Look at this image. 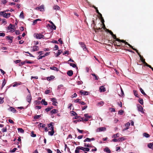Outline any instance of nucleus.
I'll use <instances>...</instances> for the list:
<instances>
[{"mask_svg": "<svg viewBox=\"0 0 153 153\" xmlns=\"http://www.w3.org/2000/svg\"><path fill=\"white\" fill-rule=\"evenodd\" d=\"M34 36L37 39H41V38H43L44 39H45L46 38L44 36L41 34V33H35L34 34Z\"/></svg>", "mask_w": 153, "mask_h": 153, "instance_id": "obj_3", "label": "nucleus"}, {"mask_svg": "<svg viewBox=\"0 0 153 153\" xmlns=\"http://www.w3.org/2000/svg\"><path fill=\"white\" fill-rule=\"evenodd\" d=\"M3 99H4V98L0 97V104H1L3 103V102H4Z\"/></svg>", "mask_w": 153, "mask_h": 153, "instance_id": "obj_52", "label": "nucleus"}, {"mask_svg": "<svg viewBox=\"0 0 153 153\" xmlns=\"http://www.w3.org/2000/svg\"><path fill=\"white\" fill-rule=\"evenodd\" d=\"M81 150L84 151H85L86 152H89V149L87 148H85L82 146H80Z\"/></svg>", "mask_w": 153, "mask_h": 153, "instance_id": "obj_14", "label": "nucleus"}, {"mask_svg": "<svg viewBox=\"0 0 153 153\" xmlns=\"http://www.w3.org/2000/svg\"><path fill=\"white\" fill-rule=\"evenodd\" d=\"M104 151L108 153H111V151L110 149L107 147L105 148L104 149Z\"/></svg>", "mask_w": 153, "mask_h": 153, "instance_id": "obj_18", "label": "nucleus"}, {"mask_svg": "<svg viewBox=\"0 0 153 153\" xmlns=\"http://www.w3.org/2000/svg\"><path fill=\"white\" fill-rule=\"evenodd\" d=\"M15 27V26H13L12 24H10L8 27V28L9 30H10V29H13V28H14Z\"/></svg>", "mask_w": 153, "mask_h": 153, "instance_id": "obj_24", "label": "nucleus"}, {"mask_svg": "<svg viewBox=\"0 0 153 153\" xmlns=\"http://www.w3.org/2000/svg\"><path fill=\"white\" fill-rule=\"evenodd\" d=\"M47 152L48 153H52V151L50 149H47Z\"/></svg>", "mask_w": 153, "mask_h": 153, "instance_id": "obj_64", "label": "nucleus"}, {"mask_svg": "<svg viewBox=\"0 0 153 153\" xmlns=\"http://www.w3.org/2000/svg\"><path fill=\"white\" fill-rule=\"evenodd\" d=\"M53 123L51 122L50 123L48 124V126L49 127H53Z\"/></svg>", "mask_w": 153, "mask_h": 153, "instance_id": "obj_55", "label": "nucleus"}, {"mask_svg": "<svg viewBox=\"0 0 153 153\" xmlns=\"http://www.w3.org/2000/svg\"><path fill=\"white\" fill-rule=\"evenodd\" d=\"M94 77V78L96 80H98V76H97L95 74H91Z\"/></svg>", "mask_w": 153, "mask_h": 153, "instance_id": "obj_46", "label": "nucleus"}, {"mask_svg": "<svg viewBox=\"0 0 153 153\" xmlns=\"http://www.w3.org/2000/svg\"><path fill=\"white\" fill-rule=\"evenodd\" d=\"M50 69L51 70H53L56 71H58L59 70L58 69V68L54 66L51 67H50Z\"/></svg>", "mask_w": 153, "mask_h": 153, "instance_id": "obj_20", "label": "nucleus"}, {"mask_svg": "<svg viewBox=\"0 0 153 153\" xmlns=\"http://www.w3.org/2000/svg\"><path fill=\"white\" fill-rule=\"evenodd\" d=\"M68 64H69L71 66H72L74 68H77L76 65V64L69 62H68Z\"/></svg>", "mask_w": 153, "mask_h": 153, "instance_id": "obj_28", "label": "nucleus"}, {"mask_svg": "<svg viewBox=\"0 0 153 153\" xmlns=\"http://www.w3.org/2000/svg\"><path fill=\"white\" fill-rule=\"evenodd\" d=\"M10 13H4L3 12H0V16H3L4 18H7L10 17Z\"/></svg>", "mask_w": 153, "mask_h": 153, "instance_id": "obj_2", "label": "nucleus"}, {"mask_svg": "<svg viewBox=\"0 0 153 153\" xmlns=\"http://www.w3.org/2000/svg\"><path fill=\"white\" fill-rule=\"evenodd\" d=\"M32 99L31 94H30L28 95L26 98L27 101L29 103L30 102Z\"/></svg>", "mask_w": 153, "mask_h": 153, "instance_id": "obj_9", "label": "nucleus"}, {"mask_svg": "<svg viewBox=\"0 0 153 153\" xmlns=\"http://www.w3.org/2000/svg\"><path fill=\"white\" fill-rule=\"evenodd\" d=\"M25 53H28L29 54V56H30V57H34L32 54H31L30 53L28 52H25Z\"/></svg>", "mask_w": 153, "mask_h": 153, "instance_id": "obj_58", "label": "nucleus"}, {"mask_svg": "<svg viewBox=\"0 0 153 153\" xmlns=\"http://www.w3.org/2000/svg\"><path fill=\"white\" fill-rule=\"evenodd\" d=\"M39 48L37 46H34L33 47V49L32 50L33 51H37L39 50Z\"/></svg>", "mask_w": 153, "mask_h": 153, "instance_id": "obj_22", "label": "nucleus"}, {"mask_svg": "<svg viewBox=\"0 0 153 153\" xmlns=\"http://www.w3.org/2000/svg\"><path fill=\"white\" fill-rule=\"evenodd\" d=\"M71 114L73 116H76L77 115V114L74 111H71Z\"/></svg>", "mask_w": 153, "mask_h": 153, "instance_id": "obj_51", "label": "nucleus"}, {"mask_svg": "<svg viewBox=\"0 0 153 153\" xmlns=\"http://www.w3.org/2000/svg\"><path fill=\"white\" fill-rule=\"evenodd\" d=\"M140 90L141 92L142 93V94H143L144 95H146V94L144 92L143 90V89L141 88H140Z\"/></svg>", "mask_w": 153, "mask_h": 153, "instance_id": "obj_35", "label": "nucleus"}, {"mask_svg": "<svg viewBox=\"0 0 153 153\" xmlns=\"http://www.w3.org/2000/svg\"><path fill=\"white\" fill-rule=\"evenodd\" d=\"M62 52V51L61 50H59L58 51V52L56 53V56H58L59 55H60L61 54V53Z\"/></svg>", "mask_w": 153, "mask_h": 153, "instance_id": "obj_38", "label": "nucleus"}, {"mask_svg": "<svg viewBox=\"0 0 153 153\" xmlns=\"http://www.w3.org/2000/svg\"><path fill=\"white\" fill-rule=\"evenodd\" d=\"M79 150H81L80 146L76 147L75 150V153H79Z\"/></svg>", "mask_w": 153, "mask_h": 153, "instance_id": "obj_16", "label": "nucleus"}, {"mask_svg": "<svg viewBox=\"0 0 153 153\" xmlns=\"http://www.w3.org/2000/svg\"><path fill=\"white\" fill-rule=\"evenodd\" d=\"M85 117V118H87L88 119H89L91 118L92 116L91 115H88V114H85L84 115Z\"/></svg>", "mask_w": 153, "mask_h": 153, "instance_id": "obj_27", "label": "nucleus"}, {"mask_svg": "<svg viewBox=\"0 0 153 153\" xmlns=\"http://www.w3.org/2000/svg\"><path fill=\"white\" fill-rule=\"evenodd\" d=\"M5 36V34L3 33H0V36L4 37Z\"/></svg>", "mask_w": 153, "mask_h": 153, "instance_id": "obj_57", "label": "nucleus"}, {"mask_svg": "<svg viewBox=\"0 0 153 153\" xmlns=\"http://www.w3.org/2000/svg\"><path fill=\"white\" fill-rule=\"evenodd\" d=\"M20 17L22 18V19H24V14L23 11H22L21 12L19 16Z\"/></svg>", "mask_w": 153, "mask_h": 153, "instance_id": "obj_37", "label": "nucleus"}, {"mask_svg": "<svg viewBox=\"0 0 153 153\" xmlns=\"http://www.w3.org/2000/svg\"><path fill=\"white\" fill-rule=\"evenodd\" d=\"M41 21V20L39 19H35V20H34V21H33V25H35L36 24L37 21Z\"/></svg>", "mask_w": 153, "mask_h": 153, "instance_id": "obj_31", "label": "nucleus"}, {"mask_svg": "<svg viewBox=\"0 0 153 153\" xmlns=\"http://www.w3.org/2000/svg\"><path fill=\"white\" fill-rule=\"evenodd\" d=\"M84 146L88 147H91V146L89 144H87L86 143H84Z\"/></svg>", "mask_w": 153, "mask_h": 153, "instance_id": "obj_43", "label": "nucleus"}, {"mask_svg": "<svg viewBox=\"0 0 153 153\" xmlns=\"http://www.w3.org/2000/svg\"><path fill=\"white\" fill-rule=\"evenodd\" d=\"M139 102L141 105H143V100L142 99H140L139 100Z\"/></svg>", "mask_w": 153, "mask_h": 153, "instance_id": "obj_44", "label": "nucleus"}, {"mask_svg": "<svg viewBox=\"0 0 153 153\" xmlns=\"http://www.w3.org/2000/svg\"><path fill=\"white\" fill-rule=\"evenodd\" d=\"M36 10H39L40 11L43 12L44 11V5H42L39 7H37L35 8Z\"/></svg>", "mask_w": 153, "mask_h": 153, "instance_id": "obj_5", "label": "nucleus"}, {"mask_svg": "<svg viewBox=\"0 0 153 153\" xmlns=\"http://www.w3.org/2000/svg\"><path fill=\"white\" fill-rule=\"evenodd\" d=\"M124 111L123 110H120L118 111V114L120 115H122L123 114Z\"/></svg>", "mask_w": 153, "mask_h": 153, "instance_id": "obj_41", "label": "nucleus"}, {"mask_svg": "<svg viewBox=\"0 0 153 153\" xmlns=\"http://www.w3.org/2000/svg\"><path fill=\"white\" fill-rule=\"evenodd\" d=\"M79 93L81 95L83 94L84 95H87L88 94V92L87 91H85L82 90H80L79 91Z\"/></svg>", "mask_w": 153, "mask_h": 153, "instance_id": "obj_10", "label": "nucleus"}, {"mask_svg": "<svg viewBox=\"0 0 153 153\" xmlns=\"http://www.w3.org/2000/svg\"><path fill=\"white\" fill-rule=\"evenodd\" d=\"M104 104V102L103 101H101L97 103V105L98 106L100 105H102Z\"/></svg>", "mask_w": 153, "mask_h": 153, "instance_id": "obj_34", "label": "nucleus"}, {"mask_svg": "<svg viewBox=\"0 0 153 153\" xmlns=\"http://www.w3.org/2000/svg\"><path fill=\"white\" fill-rule=\"evenodd\" d=\"M8 110L11 111L13 112V113H15L16 112V109L13 107H10L8 108Z\"/></svg>", "mask_w": 153, "mask_h": 153, "instance_id": "obj_13", "label": "nucleus"}, {"mask_svg": "<svg viewBox=\"0 0 153 153\" xmlns=\"http://www.w3.org/2000/svg\"><path fill=\"white\" fill-rule=\"evenodd\" d=\"M53 9L56 10H59L60 9V7L57 5H54L53 7Z\"/></svg>", "mask_w": 153, "mask_h": 153, "instance_id": "obj_19", "label": "nucleus"}, {"mask_svg": "<svg viewBox=\"0 0 153 153\" xmlns=\"http://www.w3.org/2000/svg\"><path fill=\"white\" fill-rule=\"evenodd\" d=\"M20 61H21V60H17L15 61H14V62H15L16 64L18 63H19V62H20Z\"/></svg>", "mask_w": 153, "mask_h": 153, "instance_id": "obj_60", "label": "nucleus"}, {"mask_svg": "<svg viewBox=\"0 0 153 153\" xmlns=\"http://www.w3.org/2000/svg\"><path fill=\"white\" fill-rule=\"evenodd\" d=\"M3 132H6L7 131V128L6 127L3 128L1 130Z\"/></svg>", "mask_w": 153, "mask_h": 153, "instance_id": "obj_54", "label": "nucleus"}, {"mask_svg": "<svg viewBox=\"0 0 153 153\" xmlns=\"http://www.w3.org/2000/svg\"><path fill=\"white\" fill-rule=\"evenodd\" d=\"M143 135L144 137L146 138H148L150 137V135H149V134L148 133H144L143 134Z\"/></svg>", "mask_w": 153, "mask_h": 153, "instance_id": "obj_32", "label": "nucleus"}, {"mask_svg": "<svg viewBox=\"0 0 153 153\" xmlns=\"http://www.w3.org/2000/svg\"><path fill=\"white\" fill-rule=\"evenodd\" d=\"M41 117V115H36L34 116V119H38Z\"/></svg>", "mask_w": 153, "mask_h": 153, "instance_id": "obj_42", "label": "nucleus"}, {"mask_svg": "<svg viewBox=\"0 0 153 153\" xmlns=\"http://www.w3.org/2000/svg\"><path fill=\"white\" fill-rule=\"evenodd\" d=\"M17 149L16 148H14L12 150H11L10 151V152H15L16 151Z\"/></svg>", "mask_w": 153, "mask_h": 153, "instance_id": "obj_49", "label": "nucleus"}, {"mask_svg": "<svg viewBox=\"0 0 153 153\" xmlns=\"http://www.w3.org/2000/svg\"><path fill=\"white\" fill-rule=\"evenodd\" d=\"M50 112L52 114L56 113L57 112V110L56 109H53Z\"/></svg>", "mask_w": 153, "mask_h": 153, "instance_id": "obj_26", "label": "nucleus"}, {"mask_svg": "<svg viewBox=\"0 0 153 153\" xmlns=\"http://www.w3.org/2000/svg\"><path fill=\"white\" fill-rule=\"evenodd\" d=\"M79 44L81 45V47L83 49V50L85 51L87 50L86 46L83 42H79Z\"/></svg>", "mask_w": 153, "mask_h": 153, "instance_id": "obj_7", "label": "nucleus"}, {"mask_svg": "<svg viewBox=\"0 0 153 153\" xmlns=\"http://www.w3.org/2000/svg\"><path fill=\"white\" fill-rule=\"evenodd\" d=\"M125 139L123 137H120L118 139L114 138L112 140V141L114 142L122 141L125 140Z\"/></svg>", "mask_w": 153, "mask_h": 153, "instance_id": "obj_4", "label": "nucleus"}, {"mask_svg": "<svg viewBox=\"0 0 153 153\" xmlns=\"http://www.w3.org/2000/svg\"><path fill=\"white\" fill-rule=\"evenodd\" d=\"M53 108V106H51L45 109V110L47 111H50Z\"/></svg>", "mask_w": 153, "mask_h": 153, "instance_id": "obj_36", "label": "nucleus"}, {"mask_svg": "<svg viewBox=\"0 0 153 153\" xmlns=\"http://www.w3.org/2000/svg\"><path fill=\"white\" fill-rule=\"evenodd\" d=\"M87 141V142L91 141L90 138H87L84 140V142H85Z\"/></svg>", "mask_w": 153, "mask_h": 153, "instance_id": "obj_45", "label": "nucleus"}, {"mask_svg": "<svg viewBox=\"0 0 153 153\" xmlns=\"http://www.w3.org/2000/svg\"><path fill=\"white\" fill-rule=\"evenodd\" d=\"M95 8L96 9V11L97 13L100 15V17H102V14L100 13L99 12L98 10L97 9V8H96V7H95Z\"/></svg>", "mask_w": 153, "mask_h": 153, "instance_id": "obj_50", "label": "nucleus"}, {"mask_svg": "<svg viewBox=\"0 0 153 153\" xmlns=\"http://www.w3.org/2000/svg\"><path fill=\"white\" fill-rule=\"evenodd\" d=\"M99 90L100 92H104L106 91L105 88L103 86H101L99 88Z\"/></svg>", "mask_w": 153, "mask_h": 153, "instance_id": "obj_12", "label": "nucleus"}, {"mask_svg": "<svg viewBox=\"0 0 153 153\" xmlns=\"http://www.w3.org/2000/svg\"><path fill=\"white\" fill-rule=\"evenodd\" d=\"M55 77L53 76H51L47 77V80L48 81H50L54 79Z\"/></svg>", "mask_w": 153, "mask_h": 153, "instance_id": "obj_23", "label": "nucleus"}, {"mask_svg": "<svg viewBox=\"0 0 153 153\" xmlns=\"http://www.w3.org/2000/svg\"><path fill=\"white\" fill-rule=\"evenodd\" d=\"M79 103L82 105H85L86 104V103L84 102L81 101L79 102Z\"/></svg>", "mask_w": 153, "mask_h": 153, "instance_id": "obj_59", "label": "nucleus"}, {"mask_svg": "<svg viewBox=\"0 0 153 153\" xmlns=\"http://www.w3.org/2000/svg\"><path fill=\"white\" fill-rule=\"evenodd\" d=\"M106 130V128L104 127H100L97 128L96 130L97 132H100L103 131H105Z\"/></svg>", "mask_w": 153, "mask_h": 153, "instance_id": "obj_8", "label": "nucleus"}, {"mask_svg": "<svg viewBox=\"0 0 153 153\" xmlns=\"http://www.w3.org/2000/svg\"><path fill=\"white\" fill-rule=\"evenodd\" d=\"M31 136L33 137H35L36 136V135L35 134H34L33 131H32L31 133Z\"/></svg>", "mask_w": 153, "mask_h": 153, "instance_id": "obj_47", "label": "nucleus"}, {"mask_svg": "<svg viewBox=\"0 0 153 153\" xmlns=\"http://www.w3.org/2000/svg\"><path fill=\"white\" fill-rule=\"evenodd\" d=\"M58 49H59V48H58V46L57 45H55V46L54 47V50H58Z\"/></svg>", "mask_w": 153, "mask_h": 153, "instance_id": "obj_53", "label": "nucleus"}, {"mask_svg": "<svg viewBox=\"0 0 153 153\" xmlns=\"http://www.w3.org/2000/svg\"><path fill=\"white\" fill-rule=\"evenodd\" d=\"M119 133H117L116 134H114L112 136V138H116L119 137Z\"/></svg>", "mask_w": 153, "mask_h": 153, "instance_id": "obj_33", "label": "nucleus"}, {"mask_svg": "<svg viewBox=\"0 0 153 153\" xmlns=\"http://www.w3.org/2000/svg\"><path fill=\"white\" fill-rule=\"evenodd\" d=\"M54 133V131H49L48 132V134L49 135H50L51 136H53Z\"/></svg>", "mask_w": 153, "mask_h": 153, "instance_id": "obj_39", "label": "nucleus"}, {"mask_svg": "<svg viewBox=\"0 0 153 153\" xmlns=\"http://www.w3.org/2000/svg\"><path fill=\"white\" fill-rule=\"evenodd\" d=\"M137 108L139 111H140L142 113H144L143 110V108L141 105L139 104L137 105Z\"/></svg>", "mask_w": 153, "mask_h": 153, "instance_id": "obj_6", "label": "nucleus"}, {"mask_svg": "<svg viewBox=\"0 0 153 153\" xmlns=\"http://www.w3.org/2000/svg\"><path fill=\"white\" fill-rule=\"evenodd\" d=\"M18 130L19 132L23 133L24 132V131L22 128H18Z\"/></svg>", "mask_w": 153, "mask_h": 153, "instance_id": "obj_29", "label": "nucleus"}, {"mask_svg": "<svg viewBox=\"0 0 153 153\" xmlns=\"http://www.w3.org/2000/svg\"><path fill=\"white\" fill-rule=\"evenodd\" d=\"M25 63H28V64H32L33 63L31 61H27V60L25 61Z\"/></svg>", "mask_w": 153, "mask_h": 153, "instance_id": "obj_61", "label": "nucleus"}, {"mask_svg": "<svg viewBox=\"0 0 153 153\" xmlns=\"http://www.w3.org/2000/svg\"><path fill=\"white\" fill-rule=\"evenodd\" d=\"M41 103L42 104L44 105H46L48 104L47 102L45 101L44 100H42L41 101Z\"/></svg>", "mask_w": 153, "mask_h": 153, "instance_id": "obj_21", "label": "nucleus"}, {"mask_svg": "<svg viewBox=\"0 0 153 153\" xmlns=\"http://www.w3.org/2000/svg\"><path fill=\"white\" fill-rule=\"evenodd\" d=\"M138 54L139 55L140 58V60L143 62V61H145V59H143V57L141 56V55L140 54H139L138 53Z\"/></svg>", "mask_w": 153, "mask_h": 153, "instance_id": "obj_40", "label": "nucleus"}, {"mask_svg": "<svg viewBox=\"0 0 153 153\" xmlns=\"http://www.w3.org/2000/svg\"><path fill=\"white\" fill-rule=\"evenodd\" d=\"M106 31H107L108 32H109L112 36L117 41H118L119 42H123L125 43V44L127 45H128L133 50H135L137 52V51L136 49H135L132 46L128 44L127 42H125L124 40H121L120 39H117L116 37V36L115 35L113 34V33L112 32V31L110 30H109L108 29H106Z\"/></svg>", "mask_w": 153, "mask_h": 153, "instance_id": "obj_1", "label": "nucleus"}, {"mask_svg": "<svg viewBox=\"0 0 153 153\" xmlns=\"http://www.w3.org/2000/svg\"><path fill=\"white\" fill-rule=\"evenodd\" d=\"M50 92V90H45V93L46 94H48Z\"/></svg>", "mask_w": 153, "mask_h": 153, "instance_id": "obj_56", "label": "nucleus"}, {"mask_svg": "<svg viewBox=\"0 0 153 153\" xmlns=\"http://www.w3.org/2000/svg\"><path fill=\"white\" fill-rule=\"evenodd\" d=\"M133 91V93H134V95L136 97H137L138 96H137V91H136L135 90H134Z\"/></svg>", "mask_w": 153, "mask_h": 153, "instance_id": "obj_48", "label": "nucleus"}, {"mask_svg": "<svg viewBox=\"0 0 153 153\" xmlns=\"http://www.w3.org/2000/svg\"><path fill=\"white\" fill-rule=\"evenodd\" d=\"M48 25H49L51 28L53 29L54 30H56V27L54 24L53 25H52L51 26L49 24H48Z\"/></svg>", "mask_w": 153, "mask_h": 153, "instance_id": "obj_30", "label": "nucleus"}, {"mask_svg": "<svg viewBox=\"0 0 153 153\" xmlns=\"http://www.w3.org/2000/svg\"><path fill=\"white\" fill-rule=\"evenodd\" d=\"M148 147L152 149H153V142L152 143H150L148 144Z\"/></svg>", "mask_w": 153, "mask_h": 153, "instance_id": "obj_17", "label": "nucleus"}, {"mask_svg": "<svg viewBox=\"0 0 153 153\" xmlns=\"http://www.w3.org/2000/svg\"><path fill=\"white\" fill-rule=\"evenodd\" d=\"M6 81L5 79H4L3 80V82H2V86H1V88L2 89L4 86V85L6 84Z\"/></svg>", "mask_w": 153, "mask_h": 153, "instance_id": "obj_25", "label": "nucleus"}, {"mask_svg": "<svg viewBox=\"0 0 153 153\" xmlns=\"http://www.w3.org/2000/svg\"><path fill=\"white\" fill-rule=\"evenodd\" d=\"M67 74L69 76H71L73 74V71L72 70L69 71L67 72Z\"/></svg>", "mask_w": 153, "mask_h": 153, "instance_id": "obj_15", "label": "nucleus"}, {"mask_svg": "<svg viewBox=\"0 0 153 153\" xmlns=\"http://www.w3.org/2000/svg\"><path fill=\"white\" fill-rule=\"evenodd\" d=\"M83 137V135H79L78 136V137H77V138L78 139H81Z\"/></svg>", "mask_w": 153, "mask_h": 153, "instance_id": "obj_63", "label": "nucleus"}, {"mask_svg": "<svg viewBox=\"0 0 153 153\" xmlns=\"http://www.w3.org/2000/svg\"><path fill=\"white\" fill-rule=\"evenodd\" d=\"M51 100L52 102V104L53 105H56V103H57V100L56 99L54 98H51Z\"/></svg>", "mask_w": 153, "mask_h": 153, "instance_id": "obj_11", "label": "nucleus"}, {"mask_svg": "<svg viewBox=\"0 0 153 153\" xmlns=\"http://www.w3.org/2000/svg\"><path fill=\"white\" fill-rule=\"evenodd\" d=\"M126 126L127 127H128V126H130V123H127L126 124Z\"/></svg>", "mask_w": 153, "mask_h": 153, "instance_id": "obj_62", "label": "nucleus"}]
</instances>
